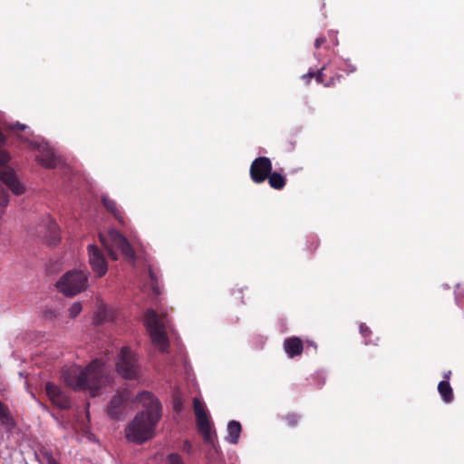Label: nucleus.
I'll list each match as a JSON object with an SVG mask.
<instances>
[{
	"label": "nucleus",
	"instance_id": "obj_18",
	"mask_svg": "<svg viewBox=\"0 0 464 464\" xmlns=\"http://www.w3.org/2000/svg\"><path fill=\"white\" fill-rule=\"evenodd\" d=\"M102 201L106 210L110 212L119 222L123 223V215L118 208L117 203L108 196H102Z\"/></svg>",
	"mask_w": 464,
	"mask_h": 464
},
{
	"label": "nucleus",
	"instance_id": "obj_16",
	"mask_svg": "<svg viewBox=\"0 0 464 464\" xmlns=\"http://www.w3.org/2000/svg\"><path fill=\"white\" fill-rule=\"evenodd\" d=\"M284 350L290 358L300 356L304 351V343L299 337L292 336L284 341Z\"/></svg>",
	"mask_w": 464,
	"mask_h": 464
},
{
	"label": "nucleus",
	"instance_id": "obj_4",
	"mask_svg": "<svg viewBox=\"0 0 464 464\" xmlns=\"http://www.w3.org/2000/svg\"><path fill=\"white\" fill-rule=\"evenodd\" d=\"M99 239L111 259H118V255L115 252V249L120 250L127 259H134L135 252L132 246L128 239L119 231L111 229L107 233V235H100Z\"/></svg>",
	"mask_w": 464,
	"mask_h": 464
},
{
	"label": "nucleus",
	"instance_id": "obj_20",
	"mask_svg": "<svg viewBox=\"0 0 464 464\" xmlns=\"http://www.w3.org/2000/svg\"><path fill=\"white\" fill-rule=\"evenodd\" d=\"M270 187L276 190H281L285 187L286 179L281 173L278 172H270L267 179Z\"/></svg>",
	"mask_w": 464,
	"mask_h": 464
},
{
	"label": "nucleus",
	"instance_id": "obj_14",
	"mask_svg": "<svg viewBox=\"0 0 464 464\" xmlns=\"http://www.w3.org/2000/svg\"><path fill=\"white\" fill-rule=\"evenodd\" d=\"M196 422L198 430L202 435L204 441L213 445L216 432L212 429V423L208 419V413L197 417Z\"/></svg>",
	"mask_w": 464,
	"mask_h": 464
},
{
	"label": "nucleus",
	"instance_id": "obj_17",
	"mask_svg": "<svg viewBox=\"0 0 464 464\" xmlns=\"http://www.w3.org/2000/svg\"><path fill=\"white\" fill-rule=\"evenodd\" d=\"M125 400L118 394L115 395L110 401L107 412L108 415L114 420H120L124 411Z\"/></svg>",
	"mask_w": 464,
	"mask_h": 464
},
{
	"label": "nucleus",
	"instance_id": "obj_5",
	"mask_svg": "<svg viewBox=\"0 0 464 464\" xmlns=\"http://www.w3.org/2000/svg\"><path fill=\"white\" fill-rule=\"evenodd\" d=\"M88 273L72 270L64 274L56 283L57 289L68 296L75 295L86 288Z\"/></svg>",
	"mask_w": 464,
	"mask_h": 464
},
{
	"label": "nucleus",
	"instance_id": "obj_19",
	"mask_svg": "<svg viewBox=\"0 0 464 464\" xmlns=\"http://www.w3.org/2000/svg\"><path fill=\"white\" fill-rule=\"evenodd\" d=\"M242 431V426L240 422L237 420H231L227 424V440L232 444H237Z\"/></svg>",
	"mask_w": 464,
	"mask_h": 464
},
{
	"label": "nucleus",
	"instance_id": "obj_11",
	"mask_svg": "<svg viewBox=\"0 0 464 464\" xmlns=\"http://www.w3.org/2000/svg\"><path fill=\"white\" fill-rule=\"evenodd\" d=\"M34 150H37L35 156L36 160L42 166L47 169H53L56 167V158L53 151L47 146L37 143H32Z\"/></svg>",
	"mask_w": 464,
	"mask_h": 464
},
{
	"label": "nucleus",
	"instance_id": "obj_25",
	"mask_svg": "<svg viewBox=\"0 0 464 464\" xmlns=\"http://www.w3.org/2000/svg\"><path fill=\"white\" fill-rule=\"evenodd\" d=\"M326 44V39L324 37H318L314 42V47L317 52L314 53L318 60H321L324 55L322 51H320L321 47Z\"/></svg>",
	"mask_w": 464,
	"mask_h": 464
},
{
	"label": "nucleus",
	"instance_id": "obj_2",
	"mask_svg": "<svg viewBox=\"0 0 464 464\" xmlns=\"http://www.w3.org/2000/svg\"><path fill=\"white\" fill-rule=\"evenodd\" d=\"M63 380L72 389L88 391L92 397L109 381L104 364L98 359L92 361L84 370L70 369L64 372Z\"/></svg>",
	"mask_w": 464,
	"mask_h": 464
},
{
	"label": "nucleus",
	"instance_id": "obj_12",
	"mask_svg": "<svg viewBox=\"0 0 464 464\" xmlns=\"http://www.w3.org/2000/svg\"><path fill=\"white\" fill-rule=\"evenodd\" d=\"M196 422L198 430L202 435L204 441L213 445L216 432L212 429V423L208 419V413L197 417Z\"/></svg>",
	"mask_w": 464,
	"mask_h": 464
},
{
	"label": "nucleus",
	"instance_id": "obj_28",
	"mask_svg": "<svg viewBox=\"0 0 464 464\" xmlns=\"http://www.w3.org/2000/svg\"><path fill=\"white\" fill-rule=\"evenodd\" d=\"M231 295L238 301V304H245L243 297V287H234L231 289Z\"/></svg>",
	"mask_w": 464,
	"mask_h": 464
},
{
	"label": "nucleus",
	"instance_id": "obj_30",
	"mask_svg": "<svg viewBox=\"0 0 464 464\" xmlns=\"http://www.w3.org/2000/svg\"><path fill=\"white\" fill-rule=\"evenodd\" d=\"M149 275H150V278L151 281L153 291L155 292V294L159 295L160 292L157 285L158 279H157L156 274L152 271V269H150Z\"/></svg>",
	"mask_w": 464,
	"mask_h": 464
},
{
	"label": "nucleus",
	"instance_id": "obj_8",
	"mask_svg": "<svg viewBox=\"0 0 464 464\" xmlns=\"http://www.w3.org/2000/svg\"><path fill=\"white\" fill-rule=\"evenodd\" d=\"M271 171V160L263 156L253 160L250 166L249 174L253 182L260 184L266 180Z\"/></svg>",
	"mask_w": 464,
	"mask_h": 464
},
{
	"label": "nucleus",
	"instance_id": "obj_37",
	"mask_svg": "<svg viewBox=\"0 0 464 464\" xmlns=\"http://www.w3.org/2000/svg\"><path fill=\"white\" fill-rule=\"evenodd\" d=\"M5 141V137L0 130V143H4Z\"/></svg>",
	"mask_w": 464,
	"mask_h": 464
},
{
	"label": "nucleus",
	"instance_id": "obj_6",
	"mask_svg": "<svg viewBox=\"0 0 464 464\" xmlns=\"http://www.w3.org/2000/svg\"><path fill=\"white\" fill-rule=\"evenodd\" d=\"M116 369L124 379L133 380L139 377L140 366L137 357L128 347L121 349Z\"/></svg>",
	"mask_w": 464,
	"mask_h": 464
},
{
	"label": "nucleus",
	"instance_id": "obj_21",
	"mask_svg": "<svg viewBox=\"0 0 464 464\" xmlns=\"http://www.w3.org/2000/svg\"><path fill=\"white\" fill-rule=\"evenodd\" d=\"M48 236L46 241L51 246H55L60 242V232L57 224L50 220L47 225Z\"/></svg>",
	"mask_w": 464,
	"mask_h": 464
},
{
	"label": "nucleus",
	"instance_id": "obj_38",
	"mask_svg": "<svg viewBox=\"0 0 464 464\" xmlns=\"http://www.w3.org/2000/svg\"><path fill=\"white\" fill-rule=\"evenodd\" d=\"M174 408L177 411H179L180 410V404L178 403V402H175V405H174Z\"/></svg>",
	"mask_w": 464,
	"mask_h": 464
},
{
	"label": "nucleus",
	"instance_id": "obj_35",
	"mask_svg": "<svg viewBox=\"0 0 464 464\" xmlns=\"http://www.w3.org/2000/svg\"><path fill=\"white\" fill-rule=\"evenodd\" d=\"M192 444L189 440H186L184 442H183V445H182V450L183 451H186L188 453H190L192 451Z\"/></svg>",
	"mask_w": 464,
	"mask_h": 464
},
{
	"label": "nucleus",
	"instance_id": "obj_9",
	"mask_svg": "<svg viewBox=\"0 0 464 464\" xmlns=\"http://www.w3.org/2000/svg\"><path fill=\"white\" fill-rule=\"evenodd\" d=\"M89 264L93 273L98 277H102L108 271V264L102 252L96 245L88 246Z\"/></svg>",
	"mask_w": 464,
	"mask_h": 464
},
{
	"label": "nucleus",
	"instance_id": "obj_15",
	"mask_svg": "<svg viewBox=\"0 0 464 464\" xmlns=\"http://www.w3.org/2000/svg\"><path fill=\"white\" fill-rule=\"evenodd\" d=\"M324 70L325 67L323 66L320 70H318L316 73L313 71H309L306 74L303 76V78L307 79V82H309V80L314 77L317 82L324 84L325 87L334 86L336 82L340 81L342 76L336 74L327 79L326 74L324 73Z\"/></svg>",
	"mask_w": 464,
	"mask_h": 464
},
{
	"label": "nucleus",
	"instance_id": "obj_34",
	"mask_svg": "<svg viewBox=\"0 0 464 464\" xmlns=\"http://www.w3.org/2000/svg\"><path fill=\"white\" fill-rule=\"evenodd\" d=\"M7 128L12 130H25L26 126L24 124L16 122L15 124L8 125Z\"/></svg>",
	"mask_w": 464,
	"mask_h": 464
},
{
	"label": "nucleus",
	"instance_id": "obj_32",
	"mask_svg": "<svg viewBox=\"0 0 464 464\" xmlns=\"http://www.w3.org/2000/svg\"><path fill=\"white\" fill-rule=\"evenodd\" d=\"M169 464H184L181 457L177 453H171L169 455Z\"/></svg>",
	"mask_w": 464,
	"mask_h": 464
},
{
	"label": "nucleus",
	"instance_id": "obj_26",
	"mask_svg": "<svg viewBox=\"0 0 464 464\" xmlns=\"http://www.w3.org/2000/svg\"><path fill=\"white\" fill-rule=\"evenodd\" d=\"M300 420V417L295 413H288L285 416V421L289 427H295Z\"/></svg>",
	"mask_w": 464,
	"mask_h": 464
},
{
	"label": "nucleus",
	"instance_id": "obj_27",
	"mask_svg": "<svg viewBox=\"0 0 464 464\" xmlns=\"http://www.w3.org/2000/svg\"><path fill=\"white\" fill-rule=\"evenodd\" d=\"M9 202V196L5 188L0 184V206L6 207Z\"/></svg>",
	"mask_w": 464,
	"mask_h": 464
},
{
	"label": "nucleus",
	"instance_id": "obj_23",
	"mask_svg": "<svg viewBox=\"0 0 464 464\" xmlns=\"http://www.w3.org/2000/svg\"><path fill=\"white\" fill-rule=\"evenodd\" d=\"M12 417L10 415V411L1 401H0V422L2 424H7L11 421Z\"/></svg>",
	"mask_w": 464,
	"mask_h": 464
},
{
	"label": "nucleus",
	"instance_id": "obj_13",
	"mask_svg": "<svg viewBox=\"0 0 464 464\" xmlns=\"http://www.w3.org/2000/svg\"><path fill=\"white\" fill-rule=\"evenodd\" d=\"M196 422L198 430L202 435L204 441L213 445L216 432L212 429V423L208 419V413L197 417Z\"/></svg>",
	"mask_w": 464,
	"mask_h": 464
},
{
	"label": "nucleus",
	"instance_id": "obj_40",
	"mask_svg": "<svg viewBox=\"0 0 464 464\" xmlns=\"http://www.w3.org/2000/svg\"><path fill=\"white\" fill-rule=\"evenodd\" d=\"M334 45H338V42H337V41H335V42L334 43Z\"/></svg>",
	"mask_w": 464,
	"mask_h": 464
},
{
	"label": "nucleus",
	"instance_id": "obj_3",
	"mask_svg": "<svg viewBox=\"0 0 464 464\" xmlns=\"http://www.w3.org/2000/svg\"><path fill=\"white\" fill-rule=\"evenodd\" d=\"M167 324V316L159 314L153 309H148L144 314V324L149 332L151 342L161 352H165L169 346V340L165 331Z\"/></svg>",
	"mask_w": 464,
	"mask_h": 464
},
{
	"label": "nucleus",
	"instance_id": "obj_33",
	"mask_svg": "<svg viewBox=\"0 0 464 464\" xmlns=\"http://www.w3.org/2000/svg\"><path fill=\"white\" fill-rule=\"evenodd\" d=\"M360 334L364 337L367 338L372 334L371 329L366 325V324L362 323L359 326Z\"/></svg>",
	"mask_w": 464,
	"mask_h": 464
},
{
	"label": "nucleus",
	"instance_id": "obj_36",
	"mask_svg": "<svg viewBox=\"0 0 464 464\" xmlns=\"http://www.w3.org/2000/svg\"><path fill=\"white\" fill-rule=\"evenodd\" d=\"M451 374H452L451 371H447V372H445L443 373V378H444V380H443V381H448V382H449V380H450V377H451Z\"/></svg>",
	"mask_w": 464,
	"mask_h": 464
},
{
	"label": "nucleus",
	"instance_id": "obj_1",
	"mask_svg": "<svg viewBox=\"0 0 464 464\" xmlns=\"http://www.w3.org/2000/svg\"><path fill=\"white\" fill-rule=\"evenodd\" d=\"M137 401L145 410L139 412L125 429L128 440L142 444L155 434V428L162 415V407L153 393L142 392L137 395Z\"/></svg>",
	"mask_w": 464,
	"mask_h": 464
},
{
	"label": "nucleus",
	"instance_id": "obj_10",
	"mask_svg": "<svg viewBox=\"0 0 464 464\" xmlns=\"http://www.w3.org/2000/svg\"><path fill=\"white\" fill-rule=\"evenodd\" d=\"M45 392L52 403L62 410H68L71 408V400L59 386L53 382H47L45 384Z\"/></svg>",
	"mask_w": 464,
	"mask_h": 464
},
{
	"label": "nucleus",
	"instance_id": "obj_22",
	"mask_svg": "<svg viewBox=\"0 0 464 464\" xmlns=\"http://www.w3.org/2000/svg\"><path fill=\"white\" fill-rule=\"evenodd\" d=\"M438 392L446 403L453 401V390L448 381H441L438 384Z\"/></svg>",
	"mask_w": 464,
	"mask_h": 464
},
{
	"label": "nucleus",
	"instance_id": "obj_39",
	"mask_svg": "<svg viewBox=\"0 0 464 464\" xmlns=\"http://www.w3.org/2000/svg\"><path fill=\"white\" fill-rule=\"evenodd\" d=\"M355 71H356L355 67H352V69L350 70V72H355Z\"/></svg>",
	"mask_w": 464,
	"mask_h": 464
},
{
	"label": "nucleus",
	"instance_id": "obj_7",
	"mask_svg": "<svg viewBox=\"0 0 464 464\" xmlns=\"http://www.w3.org/2000/svg\"><path fill=\"white\" fill-rule=\"evenodd\" d=\"M9 155L0 150V180H2L15 195L24 192V185L17 179L14 171L8 167Z\"/></svg>",
	"mask_w": 464,
	"mask_h": 464
},
{
	"label": "nucleus",
	"instance_id": "obj_31",
	"mask_svg": "<svg viewBox=\"0 0 464 464\" xmlns=\"http://www.w3.org/2000/svg\"><path fill=\"white\" fill-rule=\"evenodd\" d=\"M43 456L45 459L47 464H60L53 456L52 452L49 450H44L43 452Z\"/></svg>",
	"mask_w": 464,
	"mask_h": 464
},
{
	"label": "nucleus",
	"instance_id": "obj_24",
	"mask_svg": "<svg viewBox=\"0 0 464 464\" xmlns=\"http://www.w3.org/2000/svg\"><path fill=\"white\" fill-rule=\"evenodd\" d=\"M193 409L196 418L207 413L204 403L198 398L193 400Z\"/></svg>",
	"mask_w": 464,
	"mask_h": 464
},
{
	"label": "nucleus",
	"instance_id": "obj_29",
	"mask_svg": "<svg viewBox=\"0 0 464 464\" xmlns=\"http://www.w3.org/2000/svg\"><path fill=\"white\" fill-rule=\"evenodd\" d=\"M82 306L81 303L76 302L73 303L72 305L69 309V314L71 318H75L82 311Z\"/></svg>",
	"mask_w": 464,
	"mask_h": 464
}]
</instances>
